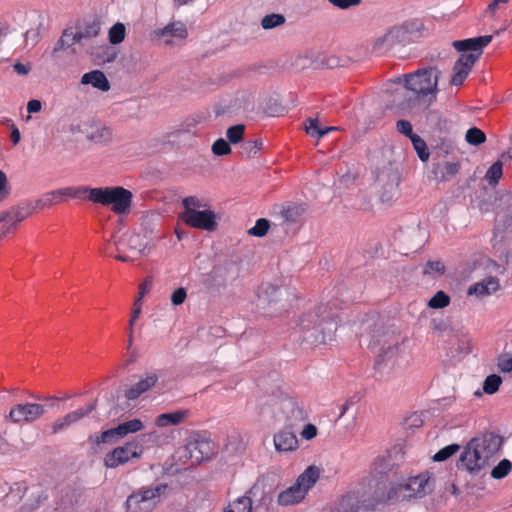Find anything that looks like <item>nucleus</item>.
Masks as SVG:
<instances>
[{
  "instance_id": "1",
  "label": "nucleus",
  "mask_w": 512,
  "mask_h": 512,
  "mask_svg": "<svg viewBox=\"0 0 512 512\" xmlns=\"http://www.w3.org/2000/svg\"><path fill=\"white\" fill-rule=\"evenodd\" d=\"M439 71L436 68L419 69L405 76V86L395 91L394 105L401 111L414 108L422 97L435 95Z\"/></svg>"
},
{
  "instance_id": "2",
  "label": "nucleus",
  "mask_w": 512,
  "mask_h": 512,
  "mask_svg": "<svg viewBox=\"0 0 512 512\" xmlns=\"http://www.w3.org/2000/svg\"><path fill=\"white\" fill-rule=\"evenodd\" d=\"M337 319V313L328 304H321L300 316L297 326L304 334V341L316 345L333 339L337 330Z\"/></svg>"
},
{
  "instance_id": "3",
  "label": "nucleus",
  "mask_w": 512,
  "mask_h": 512,
  "mask_svg": "<svg viewBox=\"0 0 512 512\" xmlns=\"http://www.w3.org/2000/svg\"><path fill=\"white\" fill-rule=\"evenodd\" d=\"M493 35H484L463 40H456L452 46L460 52V56L453 66L451 84L460 86L470 74L472 67L479 60L484 48L491 43Z\"/></svg>"
},
{
  "instance_id": "4",
  "label": "nucleus",
  "mask_w": 512,
  "mask_h": 512,
  "mask_svg": "<svg viewBox=\"0 0 512 512\" xmlns=\"http://www.w3.org/2000/svg\"><path fill=\"white\" fill-rule=\"evenodd\" d=\"M82 199L110 206L111 211L116 215H126L130 212L133 194L121 186L97 188L82 186Z\"/></svg>"
},
{
  "instance_id": "5",
  "label": "nucleus",
  "mask_w": 512,
  "mask_h": 512,
  "mask_svg": "<svg viewBox=\"0 0 512 512\" xmlns=\"http://www.w3.org/2000/svg\"><path fill=\"white\" fill-rule=\"evenodd\" d=\"M374 326V330L367 333L362 334L361 338L363 340L370 338L368 342L369 347H376L380 344H383L381 347V351L376 358V365H391L394 366L397 363V359L400 356V346L398 340L392 338V336L386 332H384L382 325H380L376 320L367 321V327Z\"/></svg>"
},
{
  "instance_id": "6",
  "label": "nucleus",
  "mask_w": 512,
  "mask_h": 512,
  "mask_svg": "<svg viewBox=\"0 0 512 512\" xmlns=\"http://www.w3.org/2000/svg\"><path fill=\"white\" fill-rule=\"evenodd\" d=\"M433 489L428 471L410 477L405 483H399L389 488L387 499L392 502H402L412 498H422Z\"/></svg>"
},
{
  "instance_id": "7",
  "label": "nucleus",
  "mask_w": 512,
  "mask_h": 512,
  "mask_svg": "<svg viewBox=\"0 0 512 512\" xmlns=\"http://www.w3.org/2000/svg\"><path fill=\"white\" fill-rule=\"evenodd\" d=\"M148 436V434H142L135 437L132 441H128L124 445L114 448L105 455L104 465L107 468H116L133 459H139L144 451L143 442Z\"/></svg>"
},
{
  "instance_id": "8",
  "label": "nucleus",
  "mask_w": 512,
  "mask_h": 512,
  "mask_svg": "<svg viewBox=\"0 0 512 512\" xmlns=\"http://www.w3.org/2000/svg\"><path fill=\"white\" fill-rule=\"evenodd\" d=\"M216 453L214 442L206 434L193 435L182 450V456L190 460L191 465L210 459Z\"/></svg>"
},
{
  "instance_id": "9",
  "label": "nucleus",
  "mask_w": 512,
  "mask_h": 512,
  "mask_svg": "<svg viewBox=\"0 0 512 512\" xmlns=\"http://www.w3.org/2000/svg\"><path fill=\"white\" fill-rule=\"evenodd\" d=\"M410 41L409 30L406 24L393 26L387 29L383 34L372 40V50L383 55L398 45H405Z\"/></svg>"
},
{
  "instance_id": "10",
  "label": "nucleus",
  "mask_w": 512,
  "mask_h": 512,
  "mask_svg": "<svg viewBox=\"0 0 512 512\" xmlns=\"http://www.w3.org/2000/svg\"><path fill=\"white\" fill-rule=\"evenodd\" d=\"M188 37V29L181 20L169 22L163 28L155 29L151 33V40L167 46H174L184 42Z\"/></svg>"
},
{
  "instance_id": "11",
  "label": "nucleus",
  "mask_w": 512,
  "mask_h": 512,
  "mask_svg": "<svg viewBox=\"0 0 512 512\" xmlns=\"http://www.w3.org/2000/svg\"><path fill=\"white\" fill-rule=\"evenodd\" d=\"M115 246L118 252L115 258L122 262L134 261L144 248L140 236L135 233H125L115 241Z\"/></svg>"
},
{
  "instance_id": "12",
  "label": "nucleus",
  "mask_w": 512,
  "mask_h": 512,
  "mask_svg": "<svg viewBox=\"0 0 512 512\" xmlns=\"http://www.w3.org/2000/svg\"><path fill=\"white\" fill-rule=\"evenodd\" d=\"M476 447L477 445L467 443L457 464L459 469H464L470 474H477L489 466L490 460L487 456L482 455Z\"/></svg>"
},
{
  "instance_id": "13",
  "label": "nucleus",
  "mask_w": 512,
  "mask_h": 512,
  "mask_svg": "<svg viewBox=\"0 0 512 512\" xmlns=\"http://www.w3.org/2000/svg\"><path fill=\"white\" fill-rule=\"evenodd\" d=\"M180 218L186 225L196 229L213 231L217 226L216 214L209 209L183 211Z\"/></svg>"
},
{
  "instance_id": "14",
  "label": "nucleus",
  "mask_w": 512,
  "mask_h": 512,
  "mask_svg": "<svg viewBox=\"0 0 512 512\" xmlns=\"http://www.w3.org/2000/svg\"><path fill=\"white\" fill-rule=\"evenodd\" d=\"M63 197L82 199V186H69L47 192L34 203L37 209H45L60 203Z\"/></svg>"
},
{
  "instance_id": "15",
  "label": "nucleus",
  "mask_w": 512,
  "mask_h": 512,
  "mask_svg": "<svg viewBox=\"0 0 512 512\" xmlns=\"http://www.w3.org/2000/svg\"><path fill=\"white\" fill-rule=\"evenodd\" d=\"M46 412L45 406L38 403H22L15 405L9 412L14 423L33 422Z\"/></svg>"
},
{
  "instance_id": "16",
  "label": "nucleus",
  "mask_w": 512,
  "mask_h": 512,
  "mask_svg": "<svg viewBox=\"0 0 512 512\" xmlns=\"http://www.w3.org/2000/svg\"><path fill=\"white\" fill-rule=\"evenodd\" d=\"M469 442L477 445L476 449L491 460L500 450L503 439L494 432H485L475 436Z\"/></svg>"
},
{
  "instance_id": "17",
  "label": "nucleus",
  "mask_w": 512,
  "mask_h": 512,
  "mask_svg": "<svg viewBox=\"0 0 512 512\" xmlns=\"http://www.w3.org/2000/svg\"><path fill=\"white\" fill-rule=\"evenodd\" d=\"M159 380V373L156 370H151L143 374L139 380L130 386L124 393L127 400L133 401L138 399L141 395L151 390Z\"/></svg>"
},
{
  "instance_id": "18",
  "label": "nucleus",
  "mask_w": 512,
  "mask_h": 512,
  "mask_svg": "<svg viewBox=\"0 0 512 512\" xmlns=\"http://www.w3.org/2000/svg\"><path fill=\"white\" fill-rule=\"evenodd\" d=\"M377 182L384 189L381 196L382 201H390L400 183V176L398 172L392 168L383 169L377 177Z\"/></svg>"
},
{
  "instance_id": "19",
  "label": "nucleus",
  "mask_w": 512,
  "mask_h": 512,
  "mask_svg": "<svg viewBox=\"0 0 512 512\" xmlns=\"http://www.w3.org/2000/svg\"><path fill=\"white\" fill-rule=\"evenodd\" d=\"M96 408V403H90L86 407L78 408L66 414L63 417L58 418L52 425V432L58 433L74 424L79 422L82 418L90 414Z\"/></svg>"
},
{
  "instance_id": "20",
  "label": "nucleus",
  "mask_w": 512,
  "mask_h": 512,
  "mask_svg": "<svg viewBox=\"0 0 512 512\" xmlns=\"http://www.w3.org/2000/svg\"><path fill=\"white\" fill-rule=\"evenodd\" d=\"M273 212L280 216L283 223L296 224L301 221L306 212V207L298 203H284L276 205Z\"/></svg>"
},
{
  "instance_id": "21",
  "label": "nucleus",
  "mask_w": 512,
  "mask_h": 512,
  "mask_svg": "<svg viewBox=\"0 0 512 512\" xmlns=\"http://www.w3.org/2000/svg\"><path fill=\"white\" fill-rule=\"evenodd\" d=\"M246 496L251 497L252 507L255 511L259 509L268 511L273 500L271 492L267 491L265 485L259 481L247 491Z\"/></svg>"
},
{
  "instance_id": "22",
  "label": "nucleus",
  "mask_w": 512,
  "mask_h": 512,
  "mask_svg": "<svg viewBox=\"0 0 512 512\" xmlns=\"http://www.w3.org/2000/svg\"><path fill=\"white\" fill-rule=\"evenodd\" d=\"M282 290L270 283L261 285L258 291L257 306L260 309L268 310L273 308L280 300Z\"/></svg>"
},
{
  "instance_id": "23",
  "label": "nucleus",
  "mask_w": 512,
  "mask_h": 512,
  "mask_svg": "<svg viewBox=\"0 0 512 512\" xmlns=\"http://www.w3.org/2000/svg\"><path fill=\"white\" fill-rule=\"evenodd\" d=\"M499 288V279L494 276H489L471 285L468 289V294L474 295L478 298H483L495 293Z\"/></svg>"
},
{
  "instance_id": "24",
  "label": "nucleus",
  "mask_w": 512,
  "mask_h": 512,
  "mask_svg": "<svg viewBox=\"0 0 512 512\" xmlns=\"http://www.w3.org/2000/svg\"><path fill=\"white\" fill-rule=\"evenodd\" d=\"M274 445L278 452H290L298 447V439L293 432L284 430L274 435Z\"/></svg>"
},
{
  "instance_id": "25",
  "label": "nucleus",
  "mask_w": 512,
  "mask_h": 512,
  "mask_svg": "<svg viewBox=\"0 0 512 512\" xmlns=\"http://www.w3.org/2000/svg\"><path fill=\"white\" fill-rule=\"evenodd\" d=\"M305 496V489L299 488V486L295 483L279 494L278 503L281 506L294 505L302 501Z\"/></svg>"
},
{
  "instance_id": "26",
  "label": "nucleus",
  "mask_w": 512,
  "mask_h": 512,
  "mask_svg": "<svg viewBox=\"0 0 512 512\" xmlns=\"http://www.w3.org/2000/svg\"><path fill=\"white\" fill-rule=\"evenodd\" d=\"M81 83L83 85L90 84L94 88H97L103 92H106L110 89V83L107 77L100 70H93L85 73L81 78Z\"/></svg>"
},
{
  "instance_id": "27",
  "label": "nucleus",
  "mask_w": 512,
  "mask_h": 512,
  "mask_svg": "<svg viewBox=\"0 0 512 512\" xmlns=\"http://www.w3.org/2000/svg\"><path fill=\"white\" fill-rule=\"evenodd\" d=\"M35 210H37L35 203L30 201L11 207L10 212L13 224L23 221L32 215Z\"/></svg>"
},
{
  "instance_id": "28",
  "label": "nucleus",
  "mask_w": 512,
  "mask_h": 512,
  "mask_svg": "<svg viewBox=\"0 0 512 512\" xmlns=\"http://www.w3.org/2000/svg\"><path fill=\"white\" fill-rule=\"evenodd\" d=\"M319 478V469L314 466H309L305 471L300 474L296 480L299 488L305 489V494L312 488Z\"/></svg>"
},
{
  "instance_id": "29",
  "label": "nucleus",
  "mask_w": 512,
  "mask_h": 512,
  "mask_svg": "<svg viewBox=\"0 0 512 512\" xmlns=\"http://www.w3.org/2000/svg\"><path fill=\"white\" fill-rule=\"evenodd\" d=\"M459 171V164L454 162L438 163L433 168V173L440 180H448Z\"/></svg>"
},
{
  "instance_id": "30",
  "label": "nucleus",
  "mask_w": 512,
  "mask_h": 512,
  "mask_svg": "<svg viewBox=\"0 0 512 512\" xmlns=\"http://www.w3.org/2000/svg\"><path fill=\"white\" fill-rule=\"evenodd\" d=\"M187 416V411L178 410L171 413H163L157 416L156 425L159 427H166L169 425L180 424Z\"/></svg>"
},
{
  "instance_id": "31",
  "label": "nucleus",
  "mask_w": 512,
  "mask_h": 512,
  "mask_svg": "<svg viewBox=\"0 0 512 512\" xmlns=\"http://www.w3.org/2000/svg\"><path fill=\"white\" fill-rule=\"evenodd\" d=\"M127 510L129 512H150V502L144 501L140 494H131L126 501Z\"/></svg>"
},
{
  "instance_id": "32",
  "label": "nucleus",
  "mask_w": 512,
  "mask_h": 512,
  "mask_svg": "<svg viewBox=\"0 0 512 512\" xmlns=\"http://www.w3.org/2000/svg\"><path fill=\"white\" fill-rule=\"evenodd\" d=\"M251 497L245 495L238 497L231 502L223 512H252Z\"/></svg>"
},
{
  "instance_id": "33",
  "label": "nucleus",
  "mask_w": 512,
  "mask_h": 512,
  "mask_svg": "<svg viewBox=\"0 0 512 512\" xmlns=\"http://www.w3.org/2000/svg\"><path fill=\"white\" fill-rule=\"evenodd\" d=\"M88 138L95 143H107L112 140V130L104 125L96 126Z\"/></svg>"
},
{
  "instance_id": "34",
  "label": "nucleus",
  "mask_w": 512,
  "mask_h": 512,
  "mask_svg": "<svg viewBox=\"0 0 512 512\" xmlns=\"http://www.w3.org/2000/svg\"><path fill=\"white\" fill-rule=\"evenodd\" d=\"M307 125H305V130L307 134L312 137L322 138L324 135L328 134L330 131L336 130V127H325L321 128L318 123V119L316 118H308Z\"/></svg>"
},
{
  "instance_id": "35",
  "label": "nucleus",
  "mask_w": 512,
  "mask_h": 512,
  "mask_svg": "<svg viewBox=\"0 0 512 512\" xmlns=\"http://www.w3.org/2000/svg\"><path fill=\"white\" fill-rule=\"evenodd\" d=\"M263 146L261 139H252L244 141L240 147V154L246 158L254 157Z\"/></svg>"
},
{
  "instance_id": "36",
  "label": "nucleus",
  "mask_w": 512,
  "mask_h": 512,
  "mask_svg": "<svg viewBox=\"0 0 512 512\" xmlns=\"http://www.w3.org/2000/svg\"><path fill=\"white\" fill-rule=\"evenodd\" d=\"M166 489L165 485H157L154 488H145L141 489L136 494H140V497L144 499V501L150 502V508L153 509L155 507L156 501L155 499L160 496L161 492Z\"/></svg>"
},
{
  "instance_id": "37",
  "label": "nucleus",
  "mask_w": 512,
  "mask_h": 512,
  "mask_svg": "<svg viewBox=\"0 0 512 512\" xmlns=\"http://www.w3.org/2000/svg\"><path fill=\"white\" fill-rule=\"evenodd\" d=\"M143 428V423L139 419H132L119 424L116 427V431L120 433V436L124 437L129 433H136Z\"/></svg>"
},
{
  "instance_id": "38",
  "label": "nucleus",
  "mask_w": 512,
  "mask_h": 512,
  "mask_svg": "<svg viewBox=\"0 0 512 512\" xmlns=\"http://www.w3.org/2000/svg\"><path fill=\"white\" fill-rule=\"evenodd\" d=\"M411 142L420 160L426 162L429 159L430 154L425 141L420 136L413 135V137H411Z\"/></svg>"
},
{
  "instance_id": "39",
  "label": "nucleus",
  "mask_w": 512,
  "mask_h": 512,
  "mask_svg": "<svg viewBox=\"0 0 512 512\" xmlns=\"http://www.w3.org/2000/svg\"><path fill=\"white\" fill-rule=\"evenodd\" d=\"M450 304V297L442 290L435 293V295L428 301V306L432 309H442Z\"/></svg>"
},
{
  "instance_id": "40",
  "label": "nucleus",
  "mask_w": 512,
  "mask_h": 512,
  "mask_svg": "<svg viewBox=\"0 0 512 512\" xmlns=\"http://www.w3.org/2000/svg\"><path fill=\"white\" fill-rule=\"evenodd\" d=\"M502 383V378L497 374H491L487 376L483 382V391L486 394H494L498 391Z\"/></svg>"
},
{
  "instance_id": "41",
  "label": "nucleus",
  "mask_w": 512,
  "mask_h": 512,
  "mask_svg": "<svg viewBox=\"0 0 512 512\" xmlns=\"http://www.w3.org/2000/svg\"><path fill=\"white\" fill-rule=\"evenodd\" d=\"M126 34V29L124 24L122 23H116L114 24L110 30H109V41L112 44H119L121 43Z\"/></svg>"
},
{
  "instance_id": "42",
  "label": "nucleus",
  "mask_w": 512,
  "mask_h": 512,
  "mask_svg": "<svg viewBox=\"0 0 512 512\" xmlns=\"http://www.w3.org/2000/svg\"><path fill=\"white\" fill-rule=\"evenodd\" d=\"M285 23V17L282 14H269L262 18L261 25L264 29H273Z\"/></svg>"
},
{
  "instance_id": "43",
  "label": "nucleus",
  "mask_w": 512,
  "mask_h": 512,
  "mask_svg": "<svg viewBox=\"0 0 512 512\" xmlns=\"http://www.w3.org/2000/svg\"><path fill=\"white\" fill-rule=\"evenodd\" d=\"M283 408L289 409L291 411V415L289 416V418L292 420L302 421L306 418V414H305L304 410L302 408H300L298 406V404L296 402H294L293 400H290V399L285 400L283 402Z\"/></svg>"
},
{
  "instance_id": "44",
  "label": "nucleus",
  "mask_w": 512,
  "mask_h": 512,
  "mask_svg": "<svg viewBox=\"0 0 512 512\" xmlns=\"http://www.w3.org/2000/svg\"><path fill=\"white\" fill-rule=\"evenodd\" d=\"M465 139L469 144L477 146L485 142L486 135L477 127H472L466 132Z\"/></svg>"
},
{
  "instance_id": "45",
  "label": "nucleus",
  "mask_w": 512,
  "mask_h": 512,
  "mask_svg": "<svg viewBox=\"0 0 512 512\" xmlns=\"http://www.w3.org/2000/svg\"><path fill=\"white\" fill-rule=\"evenodd\" d=\"M512 470V463L508 459L501 460L491 471V476L495 479H502Z\"/></svg>"
},
{
  "instance_id": "46",
  "label": "nucleus",
  "mask_w": 512,
  "mask_h": 512,
  "mask_svg": "<svg viewBox=\"0 0 512 512\" xmlns=\"http://www.w3.org/2000/svg\"><path fill=\"white\" fill-rule=\"evenodd\" d=\"M270 222L266 218H259L255 225L248 230V234L256 237H263L267 234Z\"/></svg>"
},
{
  "instance_id": "47",
  "label": "nucleus",
  "mask_w": 512,
  "mask_h": 512,
  "mask_svg": "<svg viewBox=\"0 0 512 512\" xmlns=\"http://www.w3.org/2000/svg\"><path fill=\"white\" fill-rule=\"evenodd\" d=\"M502 162L496 161L487 170L485 178L490 184H496L502 176Z\"/></svg>"
},
{
  "instance_id": "48",
  "label": "nucleus",
  "mask_w": 512,
  "mask_h": 512,
  "mask_svg": "<svg viewBox=\"0 0 512 512\" xmlns=\"http://www.w3.org/2000/svg\"><path fill=\"white\" fill-rule=\"evenodd\" d=\"M460 450V446L458 444H450L442 449H440L434 456L433 460L436 462H442L450 458L456 452Z\"/></svg>"
},
{
  "instance_id": "49",
  "label": "nucleus",
  "mask_w": 512,
  "mask_h": 512,
  "mask_svg": "<svg viewBox=\"0 0 512 512\" xmlns=\"http://www.w3.org/2000/svg\"><path fill=\"white\" fill-rule=\"evenodd\" d=\"M244 130L245 126L242 124H237L229 127L226 132L228 141L232 144L240 142L243 138Z\"/></svg>"
},
{
  "instance_id": "50",
  "label": "nucleus",
  "mask_w": 512,
  "mask_h": 512,
  "mask_svg": "<svg viewBox=\"0 0 512 512\" xmlns=\"http://www.w3.org/2000/svg\"><path fill=\"white\" fill-rule=\"evenodd\" d=\"M445 266L441 261H428L424 267L423 273L431 276H440L444 273Z\"/></svg>"
},
{
  "instance_id": "51",
  "label": "nucleus",
  "mask_w": 512,
  "mask_h": 512,
  "mask_svg": "<svg viewBox=\"0 0 512 512\" xmlns=\"http://www.w3.org/2000/svg\"><path fill=\"white\" fill-rule=\"evenodd\" d=\"M212 152L217 156H224L231 152V147L226 140L219 138L213 143Z\"/></svg>"
},
{
  "instance_id": "52",
  "label": "nucleus",
  "mask_w": 512,
  "mask_h": 512,
  "mask_svg": "<svg viewBox=\"0 0 512 512\" xmlns=\"http://www.w3.org/2000/svg\"><path fill=\"white\" fill-rule=\"evenodd\" d=\"M62 42L66 45V47H71L72 45L81 42L83 39V34H78L77 32H73L72 30L66 29L62 34Z\"/></svg>"
},
{
  "instance_id": "53",
  "label": "nucleus",
  "mask_w": 512,
  "mask_h": 512,
  "mask_svg": "<svg viewBox=\"0 0 512 512\" xmlns=\"http://www.w3.org/2000/svg\"><path fill=\"white\" fill-rule=\"evenodd\" d=\"M182 206L184 208L183 211L188 210H200V208L205 207L206 205L197 197L189 196L182 200Z\"/></svg>"
},
{
  "instance_id": "54",
  "label": "nucleus",
  "mask_w": 512,
  "mask_h": 512,
  "mask_svg": "<svg viewBox=\"0 0 512 512\" xmlns=\"http://www.w3.org/2000/svg\"><path fill=\"white\" fill-rule=\"evenodd\" d=\"M120 433L116 431V427L107 429L101 433L100 436L97 437V443H109L113 442L118 438H121Z\"/></svg>"
},
{
  "instance_id": "55",
  "label": "nucleus",
  "mask_w": 512,
  "mask_h": 512,
  "mask_svg": "<svg viewBox=\"0 0 512 512\" xmlns=\"http://www.w3.org/2000/svg\"><path fill=\"white\" fill-rule=\"evenodd\" d=\"M11 193V186L8 182L6 174L0 170V202L9 197Z\"/></svg>"
},
{
  "instance_id": "56",
  "label": "nucleus",
  "mask_w": 512,
  "mask_h": 512,
  "mask_svg": "<svg viewBox=\"0 0 512 512\" xmlns=\"http://www.w3.org/2000/svg\"><path fill=\"white\" fill-rule=\"evenodd\" d=\"M497 366L500 371L507 373L512 371V355L501 354L497 359Z\"/></svg>"
},
{
  "instance_id": "57",
  "label": "nucleus",
  "mask_w": 512,
  "mask_h": 512,
  "mask_svg": "<svg viewBox=\"0 0 512 512\" xmlns=\"http://www.w3.org/2000/svg\"><path fill=\"white\" fill-rule=\"evenodd\" d=\"M396 128L399 133L409 137L410 139L413 137V135H415L413 133L411 123L407 120H398L396 123Z\"/></svg>"
},
{
  "instance_id": "58",
  "label": "nucleus",
  "mask_w": 512,
  "mask_h": 512,
  "mask_svg": "<svg viewBox=\"0 0 512 512\" xmlns=\"http://www.w3.org/2000/svg\"><path fill=\"white\" fill-rule=\"evenodd\" d=\"M330 4L340 9H349L361 3V0H328Z\"/></svg>"
},
{
  "instance_id": "59",
  "label": "nucleus",
  "mask_w": 512,
  "mask_h": 512,
  "mask_svg": "<svg viewBox=\"0 0 512 512\" xmlns=\"http://www.w3.org/2000/svg\"><path fill=\"white\" fill-rule=\"evenodd\" d=\"M187 297L186 290L183 287L176 289L171 295V302L173 305H181Z\"/></svg>"
},
{
  "instance_id": "60",
  "label": "nucleus",
  "mask_w": 512,
  "mask_h": 512,
  "mask_svg": "<svg viewBox=\"0 0 512 512\" xmlns=\"http://www.w3.org/2000/svg\"><path fill=\"white\" fill-rule=\"evenodd\" d=\"M141 310H142L141 299H136L134 302L133 312H132V315H131V318L129 321V328H133L135 321L138 319V317L141 314Z\"/></svg>"
},
{
  "instance_id": "61",
  "label": "nucleus",
  "mask_w": 512,
  "mask_h": 512,
  "mask_svg": "<svg viewBox=\"0 0 512 512\" xmlns=\"http://www.w3.org/2000/svg\"><path fill=\"white\" fill-rule=\"evenodd\" d=\"M199 124V121L196 119V118H187L183 123H182V130L185 131V132H192V133H195L196 132V128Z\"/></svg>"
},
{
  "instance_id": "62",
  "label": "nucleus",
  "mask_w": 512,
  "mask_h": 512,
  "mask_svg": "<svg viewBox=\"0 0 512 512\" xmlns=\"http://www.w3.org/2000/svg\"><path fill=\"white\" fill-rule=\"evenodd\" d=\"M77 33L83 34V39L95 37L99 33V27L95 24L88 25L84 28L83 31H77Z\"/></svg>"
},
{
  "instance_id": "63",
  "label": "nucleus",
  "mask_w": 512,
  "mask_h": 512,
  "mask_svg": "<svg viewBox=\"0 0 512 512\" xmlns=\"http://www.w3.org/2000/svg\"><path fill=\"white\" fill-rule=\"evenodd\" d=\"M301 435L304 439L310 440L317 435V428L313 424H307L302 430Z\"/></svg>"
},
{
  "instance_id": "64",
  "label": "nucleus",
  "mask_w": 512,
  "mask_h": 512,
  "mask_svg": "<svg viewBox=\"0 0 512 512\" xmlns=\"http://www.w3.org/2000/svg\"><path fill=\"white\" fill-rule=\"evenodd\" d=\"M42 103L37 99H32L27 103L28 113H38L41 111Z\"/></svg>"
}]
</instances>
